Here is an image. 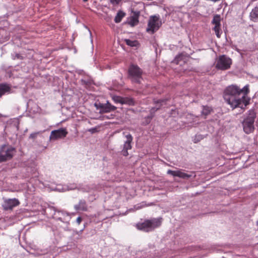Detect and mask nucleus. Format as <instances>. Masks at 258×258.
Wrapping results in <instances>:
<instances>
[{"mask_svg": "<svg viewBox=\"0 0 258 258\" xmlns=\"http://www.w3.org/2000/svg\"><path fill=\"white\" fill-rule=\"evenodd\" d=\"M248 92V85H246L242 89H240L236 85H232L226 88L223 97L232 109L236 107L244 109L249 104V99L246 96Z\"/></svg>", "mask_w": 258, "mask_h": 258, "instance_id": "obj_1", "label": "nucleus"}, {"mask_svg": "<svg viewBox=\"0 0 258 258\" xmlns=\"http://www.w3.org/2000/svg\"><path fill=\"white\" fill-rule=\"evenodd\" d=\"M162 222V218H152L146 220L144 222L138 223L136 227L138 229L144 232H150L160 226Z\"/></svg>", "mask_w": 258, "mask_h": 258, "instance_id": "obj_2", "label": "nucleus"}, {"mask_svg": "<svg viewBox=\"0 0 258 258\" xmlns=\"http://www.w3.org/2000/svg\"><path fill=\"white\" fill-rule=\"evenodd\" d=\"M255 117L256 113L252 109L249 110L248 113L245 115L242 124L243 131L245 134H249L254 131V123Z\"/></svg>", "mask_w": 258, "mask_h": 258, "instance_id": "obj_3", "label": "nucleus"}, {"mask_svg": "<svg viewBox=\"0 0 258 258\" xmlns=\"http://www.w3.org/2000/svg\"><path fill=\"white\" fill-rule=\"evenodd\" d=\"M16 153V149L12 146L4 145L0 147V163L11 160Z\"/></svg>", "mask_w": 258, "mask_h": 258, "instance_id": "obj_4", "label": "nucleus"}, {"mask_svg": "<svg viewBox=\"0 0 258 258\" xmlns=\"http://www.w3.org/2000/svg\"><path fill=\"white\" fill-rule=\"evenodd\" d=\"M129 77L132 81L140 83L142 80V70L137 66L132 64L128 69Z\"/></svg>", "mask_w": 258, "mask_h": 258, "instance_id": "obj_5", "label": "nucleus"}, {"mask_svg": "<svg viewBox=\"0 0 258 258\" xmlns=\"http://www.w3.org/2000/svg\"><path fill=\"white\" fill-rule=\"evenodd\" d=\"M161 24L162 23L159 16H151L149 20L146 31L149 33L153 34L159 29Z\"/></svg>", "mask_w": 258, "mask_h": 258, "instance_id": "obj_6", "label": "nucleus"}, {"mask_svg": "<svg viewBox=\"0 0 258 258\" xmlns=\"http://www.w3.org/2000/svg\"><path fill=\"white\" fill-rule=\"evenodd\" d=\"M232 60L229 57L222 55L219 56L217 60L216 68L218 70H226L230 68Z\"/></svg>", "mask_w": 258, "mask_h": 258, "instance_id": "obj_7", "label": "nucleus"}, {"mask_svg": "<svg viewBox=\"0 0 258 258\" xmlns=\"http://www.w3.org/2000/svg\"><path fill=\"white\" fill-rule=\"evenodd\" d=\"M167 173L174 177H178L184 179H188L190 177L194 178L196 177V174L194 172H190V173L188 174L184 172L183 170L181 169L177 170H168Z\"/></svg>", "mask_w": 258, "mask_h": 258, "instance_id": "obj_8", "label": "nucleus"}, {"mask_svg": "<svg viewBox=\"0 0 258 258\" xmlns=\"http://www.w3.org/2000/svg\"><path fill=\"white\" fill-rule=\"evenodd\" d=\"M94 106L96 109L99 110L100 113H108L114 111L116 107L111 105L108 101L106 103H95Z\"/></svg>", "mask_w": 258, "mask_h": 258, "instance_id": "obj_9", "label": "nucleus"}, {"mask_svg": "<svg viewBox=\"0 0 258 258\" xmlns=\"http://www.w3.org/2000/svg\"><path fill=\"white\" fill-rule=\"evenodd\" d=\"M68 132L66 128H60L58 130L52 131L49 136L50 140H57L64 138Z\"/></svg>", "mask_w": 258, "mask_h": 258, "instance_id": "obj_10", "label": "nucleus"}, {"mask_svg": "<svg viewBox=\"0 0 258 258\" xmlns=\"http://www.w3.org/2000/svg\"><path fill=\"white\" fill-rule=\"evenodd\" d=\"M123 135L126 138V141L123 144V149L122 150V154L124 156H127L128 155V150L132 149V143L133 140V138L130 134H125V133L123 132Z\"/></svg>", "mask_w": 258, "mask_h": 258, "instance_id": "obj_11", "label": "nucleus"}, {"mask_svg": "<svg viewBox=\"0 0 258 258\" xmlns=\"http://www.w3.org/2000/svg\"><path fill=\"white\" fill-rule=\"evenodd\" d=\"M221 18L220 15L216 14L214 16L212 23L214 25L213 30H214L216 35L218 38L221 37L222 31L221 30Z\"/></svg>", "mask_w": 258, "mask_h": 258, "instance_id": "obj_12", "label": "nucleus"}, {"mask_svg": "<svg viewBox=\"0 0 258 258\" xmlns=\"http://www.w3.org/2000/svg\"><path fill=\"white\" fill-rule=\"evenodd\" d=\"M20 202L17 199H5L3 207L6 210H12L14 207L18 206Z\"/></svg>", "mask_w": 258, "mask_h": 258, "instance_id": "obj_13", "label": "nucleus"}, {"mask_svg": "<svg viewBox=\"0 0 258 258\" xmlns=\"http://www.w3.org/2000/svg\"><path fill=\"white\" fill-rule=\"evenodd\" d=\"M74 209L76 211L86 212L88 210V205L84 200H80L77 204L74 205Z\"/></svg>", "mask_w": 258, "mask_h": 258, "instance_id": "obj_14", "label": "nucleus"}, {"mask_svg": "<svg viewBox=\"0 0 258 258\" xmlns=\"http://www.w3.org/2000/svg\"><path fill=\"white\" fill-rule=\"evenodd\" d=\"M11 90L10 85L6 83H0V97L7 93H10Z\"/></svg>", "mask_w": 258, "mask_h": 258, "instance_id": "obj_15", "label": "nucleus"}, {"mask_svg": "<svg viewBox=\"0 0 258 258\" xmlns=\"http://www.w3.org/2000/svg\"><path fill=\"white\" fill-rule=\"evenodd\" d=\"M55 218L59 220L62 222H64L65 221V217H68L69 216V214L64 211H55L54 213Z\"/></svg>", "mask_w": 258, "mask_h": 258, "instance_id": "obj_16", "label": "nucleus"}, {"mask_svg": "<svg viewBox=\"0 0 258 258\" xmlns=\"http://www.w3.org/2000/svg\"><path fill=\"white\" fill-rule=\"evenodd\" d=\"M249 18L251 21L256 22L258 21V7H255L250 13Z\"/></svg>", "mask_w": 258, "mask_h": 258, "instance_id": "obj_17", "label": "nucleus"}, {"mask_svg": "<svg viewBox=\"0 0 258 258\" xmlns=\"http://www.w3.org/2000/svg\"><path fill=\"white\" fill-rule=\"evenodd\" d=\"M0 34L2 36L0 37V43H4L10 39L9 34L4 29H0Z\"/></svg>", "mask_w": 258, "mask_h": 258, "instance_id": "obj_18", "label": "nucleus"}, {"mask_svg": "<svg viewBox=\"0 0 258 258\" xmlns=\"http://www.w3.org/2000/svg\"><path fill=\"white\" fill-rule=\"evenodd\" d=\"M125 13L122 11H119L114 18V21L115 23H119L121 22L122 19L124 17Z\"/></svg>", "mask_w": 258, "mask_h": 258, "instance_id": "obj_19", "label": "nucleus"}, {"mask_svg": "<svg viewBox=\"0 0 258 258\" xmlns=\"http://www.w3.org/2000/svg\"><path fill=\"white\" fill-rule=\"evenodd\" d=\"M185 59V55L183 53H181L175 57V59L173 60V62L176 64H179L180 61H183L184 62Z\"/></svg>", "mask_w": 258, "mask_h": 258, "instance_id": "obj_20", "label": "nucleus"}, {"mask_svg": "<svg viewBox=\"0 0 258 258\" xmlns=\"http://www.w3.org/2000/svg\"><path fill=\"white\" fill-rule=\"evenodd\" d=\"M127 104L128 105H135V101L133 98L129 97H123L122 104Z\"/></svg>", "mask_w": 258, "mask_h": 258, "instance_id": "obj_21", "label": "nucleus"}, {"mask_svg": "<svg viewBox=\"0 0 258 258\" xmlns=\"http://www.w3.org/2000/svg\"><path fill=\"white\" fill-rule=\"evenodd\" d=\"M124 41L125 43L130 46H137L138 45V42L137 40H132L128 39H125Z\"/></svg>", "mask_w": 258, "mask_h": 258, "instance_id": "obj_22", "label": "nucleus"}, {"mask_svg": "<svg viewBox=\"0 0 258 258\" xmlns=\"http://www.w3.org/2000/svg\"><path fill=\"white\" fill-rule=\"evenodd\" d=\"M92 189V188L88 185H80L78 187L79 190L82 191L83 192H90Z\"/></svg>", "mask_w": 258, "mask_h": 258, "instance_id": "obj_23", "label": "nucleus"}, {"mask_svg": "<svg viewBox=\"0 0 258 258\" xmlns=\"http://www.w3.org/2000/svg\"><path fill=\"white\" fill-rule=\"evenodd\" d=\"M138 22L139 20L138 17L137 16H133L131 18L129 23L131 26H134L137 25Z\"/></svg>", "mask_w": 258, "mask_h": 258, "instance_id": "obj_24", "label": "nucleus"}, {"mask_svg": "<svg viewBox=\"0 0 258 258\" xmlns=\"http://www.w3.org/2000/svg\"><path fill=\"white\" fill-rule=\"evenodd\" d=\"M212 109L210 107L204 106L202 111V114L207 116L210 113Z\"/></svg>", "mask_w": 258, "mask_h": 258, "instance_id": "obj_25", "label": "nucleus"}, {"mask_svg": "<svg viewBox=\"0 0 258 258\" xmlns=\"http://www.w3.org/2000/svg\"><path fill=\"white\" fill-rule=\"evenodd\" d=\"M159 109V107H156V108H152L151 110V114L150 115H149L147 117V119L148 120V121L147 122V123H149L151 120L152 119V117H153V113H154L155 111H156L157 110Z\"/></svg>", "mask_w": 258, "mask_h": 258, "instance_id": "obj_26", "label": "nucleus"}, {"mask_svg": "<svg viewBox=\"0 0 258 258\" xmlns=\"http://www.w3.org/2000/svg\"><path fill=\"white\" fill-rule=\"evenodd\" d=\"M122 99L123 97L118 96H114L112 97V100L115 102V103H119L122 104Z\"/></svg>", "mask_w": 258, "mask_h": 258, "instance_id": "obj_27", "label": "nucleus"}, {"mask_svg": "<svg viewBox=\"0 0 258 258\" xmlns=\"http://www.w3.org/2000/svg\"><path fill=\"white\" fill-rule=\"evenodd\" d=\"M42 133V131H39L37 132H34L30 135L29 138L32 139H35L37 138V136Z\"/></svg>", "mask_w": 258, "mask_h": 258, "instance_id": "obj_28", "label": "nucleus"}, {"mask_svg": "<svg viewBox=\"0 0 258 258\" xmlns=\"http://www.w3.org/2000/svg\"><path fill=\"white\" fill-rule=\"evenodd\" d=\"M79 186H77L76 184H71L70 186H68V190H74L75 189H78Z\"/></svg>", "mask_w": 258, "mask_h": 258, "instance_id": "obj_29", "label": "nucleus"}, {"mask_svg": "<svg viewBox=\"0 0 258 258\" xmlns=\"http://www.w3.org/2000/svg\"><path fill=\"white\" fill-rule=\"evenodd\" d=\"M88 131L89 132H90L92 134H93L94 133H95L96 131H97V128H90Z\"/></svg>", "mask_w": 258, "mask_h": 258, "instance_id": "obj_30", "label": "nucleus"}, {"mask_svg": "<svg viewBox=\"0 0 258 258\" xmlns=\"http://www.w3.org/2000/svg\"><path fill=\"white\" fill-rule=\"evenodd\" d=\"M120 1V0H110V3L112 4H117Z\"/></svg>", "mask_w": 258, "mask_h": 258, "instance_id": "obj_31", "label": "nucleus"}, {"mask_svg": "<svg viewBox=\"0 0 258 258\" xmlns=\"http://www.w3.org/2000/svg\"><path fill=\"white\" fill-rule=\"evenodd\" d=\"M82 221V218L81 217H78L77 218V220H76V222L79 225L80 224L81 222Z\"/></svg>", "mask_w": 258, "mask_h": 258, "instance_id": "obj_32", "label": "nucleus"}, {"mask_svg": "<svg viewBox=\"0 0 258 258\" xmlns=\"http://www.w3.org/2000/svg\"><path fill=\"white\" fill-rule=\"evenodd\" d=\"M103 118H105V119H109V118H109L108 116H107V115H104V116H103Z\"/></svg>", "mask_w": 258, "mask_h": 258, "instance_id": "obj_33", "label": "nucleus"}, {"mask_svg": "<svg viewBox=\"0 0 258 258\" xmlns=\"http://www.w3.org/2000/svg\"><path fill=\"white\" fill-rule=\"evenodd\" d=\"M164 101L163 100H159L158 102H157V104H161V103L163 102Z\"/></svg>", "mask_w": 258, "mask_h": 258, "instance_id": "obj_34", "label": "nucleus"}, {"mask_svg": "<svg viewBox=\"0 0 258 258\" xmlns=\"http://www.w3.org/2000/svg\"><path fill=\"white\" fill-rule=\"evenodd\" d=\"M7 117L8 116H6V115H3L2 114L0 113V117Z\"/></svg>", "mask_w": 258, "mask_h": 258, "instance_id": "obj_35", "label": "nucleus"}, {"mask_svg": "<svg viewBox=\"0 0 258 258\" xmlns=\"http://www.w3.org/2000/svg\"><path fill=\"white\" fill-rule=\"evenodd\" d=\"M83 2H87V1H88V0H83Z\"/></svg>", "mask_w": 258, "mask_h": 258, "instance_id": "obj_36", "label": "nucleus"}, {"mask_svg": "<svg viewBox=\"0 0 258 258\" xmlns=\"http://www.w3.org/2000/svg\"><path fill=\"white\" fill-rule=\"evenodd\" d=\"M194 143H197V141H196V140H195V141H194Z\"/></svg>", "mask_w": 258, "mask_h": 258, "instance_id": "obj_37", "label": "nucleus"}]
</instances>
